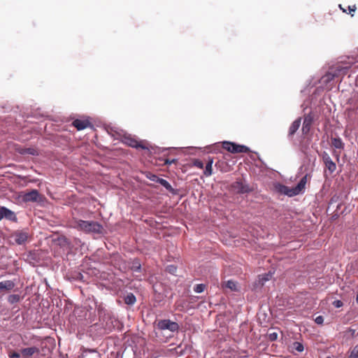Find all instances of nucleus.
Wrapping results in <instances>:
<instances>
[{
  "label": "nucleus",
  "instance_id": "nucleus-18",
  "mask_svg": "<svg viewBox=\"0 0 358 358\" xmlns=\"http://www.w3.org/2000/svg\"><path fill=\"white\" fill-rule=\"evenodd\" d=\"M157 182L162 185L163 187H164L166 189H167L170 192H174V189L166 180L159 178V179L157 180Z\"/></svg>",
  "mask_w": 358,
  "mask_h": 358
},
{
  "label": "nucleus",
  "instance_id": "nucleus-37",
  "mask_svg": "<svg viewBox=\"0 0 358 358\" xmlns=\"http://www.w3.org/2000/svg\"><path fill=\"white\" fill-rule=\"evenodd\" d=\"M176 161H177V160H176V159H172V160L166 159V160H165V164H172V163H176Z\"/></svg>",
  "mask_w": 358,
  "mask_h": 358
},
{
  "label": "nucleus",
  "instance_id": "nucleus-6",
  "mask_svg": "<svg viewBox=\"0 0 358 358\" xmlns=\"http://www.w3.org/2000/svg\"><path fill=\"white\" fill-rule=\"evenodd\" d=\"M231 189L238 194L248 193L251 191L249 186L243 182L242 180H237L231 185Z\"/></svg>",
  "mask_w": 358,
  "mask_h": 358
},
{
  "label": "nucleus",
  "instance_id": "nucleus-44",
  "mask_svg": "<svg viewBox=\"0 0 358 358\" xmlns=\"http://www.w3.org/2000/svg\"><path fill=\"white\" fill-rule=\"evenodd\" d=\"M327 358H331V357H327Z\"/></svg>",
  "mask_w": 358,
  "mask_h": 358
},
{
  "label": "nucleus",
  "instance_id": "nucleus-33",
  "mask_svg": "<svg viewBox=\"0 0 358 358\" xmlns=\"http://www.w3.org/2000/svg\"><path fill=\"white\" fill-rule=\"evenodd\" d=\"M278 338V334L277 333H272L269 334V339L271 341H275Z\"/></svg>",
  "mask_w": 358,
  "mask_h": 358
},
{
  "label": "nucleus",
  "instance_id": "nucleus-16",
  "mask_svg": "<svg viewBox=\"0 0 358 358\" xmlns=\"http://www.w3.org/2000/svg\"><path fill=\"white\" fill-rule=\"evenodd\" d=\"M213 164V159L210 157H208V161L206 164L205 171L203 172L206 176H210L213 173L212 166Z\"/></svg>",
  "mask_w": 358,
  "mask_h": 358
},
{
  "label": "nucleus",
  "instance_id": "nucleus-19",
  "mask_svg": "<svg viewBox=\"0 0 358 358\" xmlns=\"http://www.w3.org/2000/svg\"><path fill=\"white\" fill-rule=\"evenodd\" d=\"M6 219L10 221H17V217L14 212L6 208Z\"/></svg>",
  "mask_w": 358,
  "mask_h": 358
},
{
  "label": "nucleus",
  "instance_id": "nucleus-32",
  "mask_svg": "<svg viewBox=\"0 0 358 358\" xmlns=\"http://www.w3.org/2000/svg\"><path fill=\"white\" fill-rule=\"evenodd\" d=\"M271 278V274L270 273H266L265 274L262 278V282H264V281H267L270 278Z\"/></svg>",
  "mask_w": 358,
  "mask_h": 358
},
{
  "label": "nucleus",
  "instance_id": "nucleus-29",
  "mask_svg": "<svg viewBox=\"0 0 358 358\" xmlns=\"http://www.w3.org/2000/svg\"><path fill=\"white\" fill-rule=\"evenodd\" d=\"M333 305L336 308H341L343 306V303L341 300H336L333 302Z\"/></svg>",
  "mask_w": 358,
  "mask_h": 358
},
{
  "label": "nucleus",
  "instance_id": "nucleus-28",
  "mask_svg": "<svg viewBox=\"0 0 358 358\" xmlns=\"http://www.w3.org/2000/svg\"><path fill=\"white\" fill-rule=\"evenodd\" d=\"M9 358H20V354L17 352H10L8 355Z\"/></svg>",
  "mask_w": 358,
  "mask_h": 358
},
{
  "label": "nucleus",
  "instance_id": "nucleus-12",
  "mask_svg": "<svg viewBox=\"0 0 358 358\" xmlns=\"http://www.w3.org/2000/svg\"><path fill=\"white\" fill-rule=\"evenodd\" d=\"M40 352L39 349L36 347H31L23 348L21 350V355L24 358H29L33 356L35 353L38 354Z\"/></svg>",
  "mask_w": 358,
  "mask_h": 358
},
{
  "label": "nucleus",
  "instance_id": "nucleus-21",
  "mask_svg": "<svg viewBox=\"0 0 358 358\" xmlns=\"http://www.w3.org/2000/svg\"><path fill=\"white\" fill-rule=\"evenodd\" d=\"M124 302L128 305H133L136 302V297L133 294H127L124 299Z\"/></svg>",
  "mask_w": 358,
  "mask_h": 358
},
{
  "label": "nucleus",
  "instance_id": "nucleus-39",
  "mask_svg": "<svg viewBox=\"0 0 358 358\" xmlns=\"http://www.w3.org/2000/svg\"><path fill=\"white\" fill-rule=\"evenodd\" d=\"M83 353H84V352H95V350L84 348V349H83Z\"/></svg>",
  "mask_w": 358,
  "mask_h": 358
},
{
  "label": "nucleus",
  "instance_id": "nucleus-4",
  "mask_svg": "<svg viewBox=\"0 0 358 358\" xmlns=\"http://www.w3.org/2000/svg\"><path fill=\"white\" fill-rule=\"evenodd\" d=\"M121 141L124 144H126L131 148H141L143 150L148 149V148L144 145L143 141H137V139H136L130 134H124L121 137Z\"/></svg>",
  "mask_w": 358,
  "mask_h": 358
},
{
  "label": "nucleus",
  "instance_id": "nucleus-31",
  "mask_svg": "<svg viewBox=\"0 0 358 358\" xmlns=\"http://www.w3.org/2000/svg\"><path fill=\"white\" fill-rule=\"evenodd\" d=\"M348 9L349 10V13L351 14V16H353L354 15L352 13V12H355L357 9V7L355 5L348 6Z\"/></svg>",
  "mask_w": 358,
  "mask_h": 358
},
{
  "label": "nucleus",
  "instance_id": "nucleus-38",
  "mask_svg": "<svg viewBox=\"0 0 358 358\" xmlns=\"http://www.w3.org/2000/svg\"><path fill=\"white\" fill-rule=\"evenodd\" d=\"M134 270L135 271H139L141 270V265L138 264V266H134Z\"/></svg>",
  "mask_w": 358,
  "mask_h": 358
},
{
  "label": "nucleus",
  "instance_id": "nucleus-41",
  "mask_svg": "<svg viewBox=\"0 0 358 358\" xmlns=\"http://www.w3.org/2000/svg\"><path fill=\"white\" fill-rule=\"evenodd\" d=\"M339 7L343 10V13H346V10L342 8L341 5H339Z\"/></svg>",
  "mask_w": 358,
  "mask_h": 358
},
{
  "label": "nucleus",
  "instance_id": "nucleus-15",
  "mask_svg": "<svg viewBox=\"0 0 358 358\" xmlns=\"http://www.w3.org/2000/svg\"><path fill=\"white\" fill-rule=\"evenodd\" d=\"M301 125V118H298L296 120H294L289 129V134L288 135L289 136H292L296 131L299 129V127Z\"/></svg>",
  "mask_w": 358,
  "mask_h": 358
},
{
  "label": "nucleus",
  "instance_id": "nucleus-9",
  "mask_svg": "<svg viewBox=\"0 0 358 358\" xmlns=\"http://www.w3.org/2000/svg\"><path fill=\"white\" fill-rule=\"evenodd\" d=\"M322 160L325 165L326 169L329 171V173H333L336 170V164L334 162L328 153L324 152L322 154Z\"/></svg>",
  "mask_w": 358,
  "mask_h": 358
},
{
  "label": "nucleus",
  "instance_id": "nucleus-43",
  "mask_svg": "<svg viewBox=\"0 0 358 358\" xmlns=\"http://www.w3.org/2000/svg\"><path fill=\"white\" fill-rule=\"evenodd\" d=\"M356 302L358 303V291H357V294L356 296Z\"/></svg>",
  "mask_w": 358,
  "mask_h": 358
},
{
  "label": "nucleus",
  "instance_id": "nucleus-8",
  "mask_svg": "<svg viewBox=\"0 0 358 358\" xmlns=\"http://www.w3.org/2000/svg\"><path fill=\"white\" fill-rule=\"evenodd\" d=\"M29 237L28 232L24 230H17L12 234V238L18 245L24 243Z\"/></svg>",
  "mask_w": 358,
  "mask_h": 358
},
{
  "label": "nucleus",
  "instance_id": "nucleus-22",
  "mask_svg": "<svg viewBox=\"0 0 358 358\" xmlns=\"http://www.w3.org/2000/svg\"><path fill=\"white\" fill-rule=\"evenodd\" d=\"M292 349L297 352H302L304 350L303 345L300 342H294L292 345Z\"/></svg>",
  "mask_w": 358,
  "mask_h": 358
},
{
  "label": "nucleus",
  "instance_id": "nucleus-10",
  "mask_svg": "<svg viewBox=\"0 0 358 358\" xmlns=\"http://www.w3.org/2000/svg\"><path fill=\"white\" fill-rule=\"evenodd\" d=\"M38 196V190L33 189L31 192L25 193L22 196V199L25 202H34L37 201Z\"/></svg>",
  "mask_w": 358,
  "mask_h": 358
},
{
  "label": "nucleus",
  "instance_id": "nucleus-40",
  "mask_svg": "<svg viewBox=\"0 0 358 358\" xmlns=\"http://www.w3.org/2000/svg\"><path fill=\"white\" fill-rule=\"evenodd\" d=\"M27 153L31 154V155H34L35 150L34 149L29 148V149H28Z\"/></svg>",
  "mask_w": 358,
  "mask_h": 358
},
{
  "label": "nucleus",
  "instance_id": "nucleus-3",
  "mask_svg": "<svg viewBox=\"0 0 358 358\" xmlns=\"http://www.w3.org/2000/svg\"><path fill=\"white\" fill-rule=\"evenodd\" d=\"M222 148L231 153H248L250 152V149L247 146L229 141L223 142Z\"/></svg>",
  "mask_w": 358,
  "mask_h": 358
},
{
  "label": "nucleus",
  "instance_id": "nucleus-25",
  "mask_svg": "<svg viewBox=\"0 0 358 358\" xmlns=\"http://www.w3.org/2000/svg\"><path fill=\"white\" fill-rule=\"evenodd\" d=\"M350 358H358V345H355L351 350Z\"/></svg>",
  "mask_w": 358,
  "mask_h": 358
},
{
  "label": "nucleus",
  "instance_id": "nucleus-1",
  "mask_svg": "<svg viewBox=\"0 0 358 358\" xmlns=\"http://www.w3.org/2000/svg\"><path fill=\"white\" fill-rule=\"evenodd\" d=\"M307 178L308 175L304 176L294 187H289L284 185L278 184L275 186V188L277 191L282 194L287 195L290 197L294 196L304 191L307 183Z\"/></svg>",
  "mask_w": 358,
  "mask_h": 358
},
{
  "label": "nucleus",
  "instance_id": "nucleus-35",
  "mask_svg": "<svg viewBox=\"0 0 358 358\" xmlns=\"http://www.w3.org/2000/svg\"><path fill=\"white\" fill-rule=\"evenodd\" d=\"M333 155L335 156V157L336 158V161L337 162H339L340 160V152H338V151H336L334 150L333 152Z\"/></svg>",
  "mask_w": 358,
  "mask_h": 358
},
{
  "label": "nucleus",
  "instance_id": "nucleus-27",
  "mask_svg": "<svg viewBox=\"0 0 358 358\" xmlns=\"http://www.w3.org/2000/svg\"><path fill=\"white\" fill-rule=\"evenodd\" d=\"M6 208L2 206V207L0 208V221L3 218L6 219Z\"/></svg>",
  "mask_w": 358,
  "mask_h": 358
},
{
  "label": "nucleus",
  "instance_id": "nucleus-26",
  "mask_svg": "<svg viewBox=\"0 0 358 358\" xmlns=\"http://www.w3.org/2000/svg\"><path fill=\"white\" fill-rule=\"evenodd\" d=\"M194 165L199 169H203L204 167L203 162L200 159H195L194 161Z\"/></svg>",
  "mask_w": 358,
  "mask_h": 358
},
{
  "label": "nucleus",
  "instance_id": "nucleus-30",
  "mask_svg": "<svg viewBox=\"0 0 358 358\" xmlns=\"http://www.w3.org/2000/svg\"><path fill=\"white\" fill-rule=\"evenodd\" d=\"M315 322L317 324H322L323 322H324V318L322 316L320 315V316H317L315 319Z\"/></svg>",
  "mask_w": 358,
  "mask_h": 358
},
{
  "label": "nucleus",
  "instance_id": "nucleus-24",
  "mask_svg": "<svg viewBox=\"0 0 358 358\" xmlns=\"http://www.w3.org/2000/svg\"><path fill=\"white\" fill-rule=\"evenodd\" d=\"M206 285L203 284H198L194 287V291L196 293H201L204 291Z\"/></svg>",
  "mask_w": 358,
  "mask_h": 358
},
{
  "label": "nucleus",
  "instance_id": "nucleus-17",
  "mask_svg": "<svg viewBox=\"0 0 358 358\" xmlns=\"http://www.w3.org/2000/svg\"><path fill=\"white\" fill-rule=\"evenodd\" d=\"M331 145L335 148L343 149L344 143L340 138H334L331 139Z\"/></svg>",
  "mask_w": 358,
  "mask_h": 358
},
{
  "label": "nucleus",
  "instance_id": "nucleus-34",
  "mask_svg": "<svg viewBox=\"0 0 358 358\" xmlns=\"http://www.w3.org/2000/svg\"><path fill=\"white\" fill-rule=\"evenodd\" d=\"M167 268H168V271L172 273L176 271V267L174 266H172V265L169 266Z\"/></svg>",
  "mask_w": 358,
  "mask_h": 358
},
{
  "label": "nucleus",
  "instance_id": "nucleus-23",
  "mask_svg": "<svg viewBox=\"0 0 358 358\" xmlns=\"http://www.w3.org/2000/svg\"><path fill=\"white\" fill-rule=\"evenodd\" d=\"M225 287L231 291H236V283L233 280H228L225 283Z\"/></svg>",
  "mask_w": 358,
  "mask_h": 358
},
{
  "label": "nucleus",
  "instance_id": "nucleus-20",
  "mask_svg": "<svg viewBox=\"0 0 358 358\" xmlns=\"http://www.w3.org/2000/svg\"><path fill=\"white\" fill-rule=\"evenodd\" d=\"M21 296L19 294H10L8 297V301L11 304L19 302Z\"/></svg>",
  "mask_w": 358,
  "mask_h": 358
},
{
  "label": "nucleus",
  "instance_id": "nucleus-36",
  "mask_svg": "<svg viewBox=\"0 0 358 358\" xmlns=\"http://www.w3.org/2000/svg\"><path fill=\"white\" fill-rule=\"evenodd\" d=\"M149 178H150L151 180H152V181H154V182H157V180H158V179H159V177H157V176H155V175H151V176H150V177H149Z\"/></svg>",
  "mask_w": 358,
  "mask_h": 358
},
{
  "label": "nucleus",
  "instance_id": "nucleus-11",
  "mask_svg": "<svg viewBox=\"0 0 358 358\" xmlns=\"http://www.w3.org/2000/svg\"><path fill=\"white\" fill-rule=\"evenodd\" d=\"M73 126H74L78 131L86 129L87 127L91 125L90 122L86 120H80L76 119L72 122Z\"/></svg>",
  "mask_w": 358,
  "mask_h": 358
},
{
  "label": "nucleus",
  "instance_id": "nucleus-7",
  "mask_svg": "<svg viewBox=\"0 0 358 358\" xmlns=\"http://www.w3.org/2000/svg\"><path fill=\"white\" fill-rule=\"evenodd\" d=\"M158 327L161 330H170L172 332L177 331L179 329V325L177 322H172L169 320H162L159 321Z\"/></svg>",
  "mask_w": 358,
  "mask_h": 358
},
{
  "label": "nucleus",
  "instance_id": "nucleus-13",
  "mask_svg": "<svg viewBox=\"0 0 358 358\" xmlns=\"http://www.w3.org/2000/svg\"><path fill=\"white\" fill-rule=\"evenodd\" d=\"M312 123V117L310 115L305 116L302 126V131L303 134H306L309 132Z\"/></svg>",
  "mask_w": 358,
  "mask_h": 358
},
{
  "label": "nucleus",
  "instance_id": "nucleus-2",
  "mask_svg": "<svg viewBox=\"0 0 358 358\" xmlns=\"http://www.w3.org/2000/svg\"><path fill=\"white\" fill-rule=\"evenodd\" d=\"M76 222V227L79 230L87 233L94 232L99 234L101 232L102 226L97 222L79 220Z\"/></svg>",
  "mask_w": 358,
  "mask_h": 358
},
{
  "label": "nucleus",
  "instance_id": "nucleus-5",
  "mask_svg": "<svg viewBox=\"0 0 358 358\" xmlns=\"http://www.w3.org/2000/svg\"><path fill=\"white\" fill-rule=\"evenodd\" d=\"M348 67H338L336 71L332 72L327 73L322 78V82H330L333 80L336 77L339 76L340 75H345L348 73Z\"/></svg>",
  "mask_w": 358,
  "mask_h": 358
},
{
  "label": "nucleus",
  "instance_id": "nucleus-42",
  "mask_svg": "<svg viewBox=\"0 0 358 358\" xmlns=\"http://www.w3.org/2000/svg\"><path fill=\"white\" fill-rule=\"evenodd\" d=\"M222 163H223L222 162H218L215 164V166H220V164H222Z\"/></svg>",
  "mask_w": 358,
  "mask_h": 358
},
{
  "label": "nucleus",
  "instance_id": "nucleus-14",
  "mask_svg": "<svg viewBox=\"0 0 358 358\" xmlns=\"http://www.w3.org/2000/svg\"><path fill=\"white\" fill-rule=\"evenodd\" d=\"M15 286V284L12 280H5L0 282V290H12Z\"/></svg>",
  "mask_w": 358,
  "mask_h": 358
}]
</instances>
